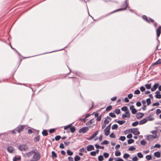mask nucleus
<instances>
[{"instance_id": "412c9836", "label": "nucleus", "mask_w": 161, "mask_h": 161, "mask_svg": "<svg viewBox=\"0 0 161 161\" xmlns=\"http://www.w3.org/2000/svg\"><path fill=\"white\" fill-rule=\"evenodd\" d=\"M159 64H161V59H159L155 63L151 65V66H153L154 65H156Z\"/></svg>"}, {"instance_id": "09e8293b", "label": "nucleus", "mask_w": 161, "mask_h": 161, "mask_svg": "<svg viewBox=\"0 0 161 161\" xmlns=\"http://www.w3.org/2000/svg\"><path fill=\"white\" fill-rule=\"evenodd\" d=\"M151 84H146L145 86L147 89H149L151 88Z\"/></svg>"}, {"instance_id": "cd10ccee", "label": "nucleus", "mask_w": 161, "mask_h": 161, "mask_svg": "<svg viewBox=\"0 0 161 161\" xmlns=\"http://www.w3.org/2000/svg\"><path fill=\"white\" fill-rule=\"evenodd\" d=\"M21 159L20 157H14L13 158V161H18L20 160Z\"/></svg>"}, {"instance_id": "7c9ffc66", "label": "nucleus", "mask_w": 161, "mask_h": 161, "mask_svg": "<svg viewBox=\"0 0 161 161\" xmlns=\"http://www.w3.org/2000/svg\"><path fill=\"white\" fill-rule=\"evenodd\" d=\"M117 122L120 125H122L125 122V120H118Z\"/></svg>"}, {"instance_id": "39448f33", "label": "nucleus", "mask_w": 161, "mask_h": 161, "mask_svg": "<svg viewBox=\"0 0 161 161\" xmlns=\"http://www.w3.org/2000/svg\"><path fill=\"white\" fill-rule=\"evenodd\" d=\"M25 126L26 125H19L17 127L16 130L19 133H20L23 130Z\"/></svg>"}, {"instance_id": "e2e57ef3", "label": "nucleus", "mask_w": 161, "mask_h": 161, "mask_svg": "<svg viewBox=\"0 0 161 161\" xmlns=\"http://www.w3.org/2000/svg\"><path fill=\"white\" fill-rule=\"evenodd\" d=\"M148 120L149 121H152L154 120V118L151 116V115H149L148 117Z\"/></svg>"}, {"instance_id": "423d86ee", "label": "nucleus", "mask_w": 161, "mask_h": 161, "mask_svg": "<svg viewBox=\"0 0 161 161\" xmlns=\"http://www.w3.org/2000/svg\"><path fill=\"white\" fill-rule=\"evenodd\" d=\"M125 114L122 115V118L125 119V118H130V113L129 110L125 112Z\"/></svg>"}, {"instance_id": "864d4df0", "label": "nucleus", "mask_w": 161, "mask_h": 161, "mask_svg": "<svg viewBox=\"0 0 161 161\" xmlns=\"http://www.w3.org/2000/svg\"><path fill=\"white\" fill-rule=\"evenodd\" d=\"M119 139L121 141H124L125 140L126 138L125 136H121Z\"/></svg>"}, {"instance_id": "f257e3e1", "label": "nucleus", "mask_w": 161, "mask_h": 161, "mask_svg": "<svg viewBox=\"0 0 161 161\" xmlns=\"http://www.w3.org/2000/svg\"><path fill=\"white\" fill-rule=\"evenodd\" d=\"M32 158H31L30 161H37L39 160L41 158V155L39 152L36 150L35 153L33 154Z\"/></svg>"}, {"instance_id": "e433bc0d", "label": "nucleus", "mask_w": 161, "mask_h": 161, "mask_svg": "<svg viewBox=\"0 0 161 161\" xmlns=\"http://www.w3.org/2000/svg\"><path fill=\"white\" fill-rule=\"evenodd\" d=\"M138 157L140 158H142L143 157V155L141 153H138L137 154Z\"/></svg>"}, {"instance_id": "a18cd8bd", "label": "nucleus", "mask_w": 161, "mask_h": 161, "mask_svg": "<svg viewBox=\"0 0 161 161\" xmlns=\"http://www.w3.org/2000/svg\"><path fill=\"white\" fill-rule=\"evenodd\" d=\"M108 142L107 140H104L101 143V145H106L108 144Z\"/></svg>"}, {"instance_id": "7ed1b4c3", "label": "nucleus", "mask_w": 161, "mask_h": 161, "mask_svg": "<svg viewBox=\"0 0 161 161\" xmlns=\"http://www.w3.org/2000/svg\"><path fill=\"white\" fill-rule=\"evenodd\" d=\"M69 78H73V85L75 86H78L80 85V83L77 78L73 77H69Z\"/></svg>"}, {"instance_id": "ea45409f", "label": "nucleus", "mask_w": 161, "mask_h": 161, "mask_svg": "<svg viewBox=\"0 0 161 161\" xmlns=\"http://www.w3.org/2000/svg\"><path fill=\"white\" fill-rule=\"evenodd\" d=\"M109 115L110 116L113 118H115L116 117V115L114 113H110L109 114Z\"/></svg>"}, {"instance_id": "aec40b11", "label": "nucleus", "mask_w": 161, "mask_h": 161, "mask_svg": "<svg viewBox=\"0 0 161 161\" xmlns=\"http://www.w3.org/2000/svg\"><path fill=\"white\" fill-rule=\"evenodd\" d=\"M42 134L44 136H46L48 135V133L47 131L46 130H44L42 132Z\"/></svg>"}, {"instance_id": "4d7b16f0", "label": "nucleus", "mask_w": 161, "mask_h": 161, "mask_svg": "<svg viewBox=\"0 0 161 161\" xmlns=\"http://www.w3.org/2000/svg\"><path fill=\"white\" fill-rule=\"evenodd\" d=\"M147 143L146 142L145 140H143L141 141V144L142 145H145Z\"/></svg>"}, {"instance_id": "2eb2a0df", "label": "nucleus", "mask_w": 161, "mask_h": 161, "mask_svg": "<svg viewBox=\"0 0 161 161\" xmlns=\"http://www.w3.org/2000/svg\"><path fill=\"white\" fill-rule=\"evenodd\" d=\"M159 84L158 83H156L153 85V87L151 88V90L152 92L155 91L158 86Z\"/></svg>"}, {"instance_id": "1a4fd4ad", "label": "nucleus", "mask_w": 161, "mask_h": 161, "mask_svg": "<svg viewBox=\"0 0 161 161\" xmlns=\"http://www.w3.org/2000/svg\"><path fill=\"white\" fill-rule=\"evenodd\" d=\"M156 35L158 37H159L161 33V26H159L156 30Z\"/></svg>"}, {"instance_id": "a211bd4d", "label": "nucleus", "mask_w": 161, "mask_h": 161, "mask_svg": "<svg viewBox=\"0 0 161 161\" xmlns=\"http://www.w3.org/2000/svg\"><path fill=\"white\" fill-rule=\"evenodd\" d=\"M110 130L109 129H106V128L104 129V131L105 136H108L110 132Z\"/></svg>"}, {"instance_id": "69168bd1", "label": "nucleus", "mask_w": 161, "mask_h": 161, "mask_svg": "<svg viewBox=\"0 0 161 161\" xmlns=\"http://www.w3.org/2000/svg\"><path fill=\"white\" fill-rule=\"evenodd\" d=\"M136 105L137 107H140L142 105L141 103L140 102H137L136 103Z\"/></svg>"}, {"instance_id": "37998d69", "label": "nucleus", "mask_w": 161, "mask_h": 161, "mask_svg": "<svg viewBox=\"0 0 161 161\" xmlns=\"http://www.w3.org/2000/svg\"><path fill=\"white\" fill-rule=\"evenodd\" d=\"M146 159L148 160H149L152 159V156L151 155H147L146 157Z\"/></svg>"}, {"instance_id": "6ab92c4d", "label": "nucleus", "mask_w": 161, "mask_h": 161, "mask_svg": "<svg viewBox=\"0 0 161 161\" xmlns=\"http://www.w3.org/2000/svg\"><path fill=\"white\" fill-rule=\"evenodd\" d=\"M142 18L143 19L149 23H150V21L148 19L147 17L145 15L142 16Z\"/></svg>"}, {"instance_id": "6e6d98bb", "label": "nucleus", "mask_w": 161, "mask_h": 161, "mask_svg": "<svg viewBox=\"0 0 161 161\" xmlns=\"http://www.w3.org/2000/svg\"><path fill=\"white\" fill-rule=\"evenodd\" d=\"M103 156L105 158H107L108 157L109 154L108 153H104L103 154Z\"/></svg>"}, {"instance_id": "13d9d810", "label": "nucleus", "mask_w": 161, "mask_h": 161, "mask_svg": "<svg viewBox=\"0 0 161 161\" xmlns=\"http://www.w3.org/2000/svg\"><path fill=\"white\" fill-rule=\"evenodd\" d=\"M109 136L112 138H115L116 137L115 135L113 133H111L110 135Z\"/></svg>"}, {"instance_id": "4468645a", "label": "nucleus", "mask_w": 161, "mask_h": 161, "mask_svg": "<svg viewBox=\"0 0 161 161\" xmlns=\"http://www.w3.org/2000/svg\"><path fill=\"white\" fill-rule=\"evenodd\" d=\"M98 132L99 130H97L96 132L93 134L92 136H90L89 138L87 139L88 140H91L92 139L98 134Z\"/></svg>"}, {"instance_id": "5701e85b", "label": "nucleus", "mask_w": 161, "mask_h": 161, "mask_svg": "<svg viewBox=\"0 0 161 161\" xmlns=\"http://www.w3.org/2000/svg\"><path fill=\"white\" fill-rule=\"evenodd\" d=\"M154 156L155 157L158 158H159L160 157V154L159 152H156L154 153Z\"/></svg>"}, {"instance_id": "4c0bfd02", "label": "nucleus", "mask_w": 161, "mask_h": 161, "mask_svg": "<svg viewBox=\"0 0 161 161\" xmlns=\"http://www.w3.org/2000/svg\"><path fill=\"white\" fill-rule=\"evenodd\" d=\"M134 140H133V139H130L128 140V143L129 144H131L132 143H133L134 142Z\"/></svg>"}, {"instance_id": "0e129e2a", "label": "nucleus", "mask_w": 161, "mask_h": 161, "mask_svg": "<svg viewBox=\"0 0 161 161\" xmlns=\"http://www.w3.org/2000/svg\"><path fill=\"white\" fill-rule=\"evenodd\" d=\"M140 89L142 92H144L145 90V88L143 86H142L140 88Z\"/></svg>"}, {"instance_id": "4be33fe9", "label": "nucleus", "mask_w": 161, "mask_h": 161, "mask_svg": "<svg viewBox=\"0 0 161 161\" xmlns=\"http://www.w3.org/2000/svg\"><path fill=\"white\" fill-rule=\"evenodd\" d=\"M52 157L53 159H54L57 158V156L56 153L54 152L53 151L52 152Z\"/></svg>"}, {"instance_id": "20e7f679", "label": "nucleus", "mask_w": 161, "mask_h": 161, "mask_svg": "<svg viewBox=\"0 0 161 161\" xmlns=\"http://www.w3.org/2000/svg\"><path fill=\"white\" fill-rule=\"evenodd\" d=\"M89 126V127H83L81 129H80L79 130V132L80 133H86L89 130V127H90Z\"/></svg>"}, {"instance_id": "de8ad7c7", "label": "nucleus", "mask_w": 161, "mask_h": 161, "mask_svg": "<svg viewBox=\"0 0 161 161\" xmlns=\"http://www.w3.org/2000/svg\"><path fill=\"white\" fill-rule=\"evenodd\" d=\"M135 149H136V148L133 146H132L130 147L128 149V150L130 151H133V150H135Z\"/></svg>"}, {"instance_id": "6e6552de", "label": "nucleus", "mask_w": 161, "mask_h": 161, "mask_svg": "<svg viewBox=\"0 0 161 161\" xmlns=\"http://www.w3.org/2000/svg\"><path fill=\"white\" fill-rule=\"evenodd\" d=\"M27 149V146L25 145H20L19 146V149L21 151H24L26 150Z\"/></svg>"}, {"instance_id": "774afa93", "label": "nucleus", "mask_w": 161, "mask_h": 161, "mask_svg": "<svg viewBox=\"0 0 161 161\" xmlns=\"http://www.w3.org/2000/svg\"><path fill=\"white\" fill-rule=\"evenodd\" d=\"M117 160H115V161H124V160L120 158H117Z\"/></svg>"}, {"instance_id": "338daca9", "label": "nucleus", "mask_w": 161, "mask_h": 161, "mask_svg": "<svg viewBox=\"0 0 161 161\" xmlns=\"http://www.w3.org/2000/svg\"><path fill=\"white\" fill-rule=\"evenodd\" d=\"M138 158L136 156H135L134 157L132 158V160L133 161H137Z\"/></svg>"}, {"instance_id": "49530a36", "label": "nucleus", "mask_w": 161, "mask_h": 161, "mask_svg": "<svg viewBox=\"0 0 161 161\" xmlns=\"http://www.w3.org/2000/svg\"><path fill=\"white\" fill-rule=\"evenodd\" d=\"M138 124V122L136 121L132 123V125L133 126H136Z\"/></svg>"}, {"instance_id": "58836bf2", "label": "nucleus", "mask_w": 161, "mask_h": 161, "mask_svg": "<svg viewBox=\"0 0 161 161\" xmlns=\"http://www.w3.org/2000/svg\"><path fill=\"white\" fill-rule=\"evenodd\" d=\"M146 102L147 105H149L151 103V99L150 98H148L146 99Z\"/></svg>"}, {"instance_id": "a19ab883", "label": "nucleus", "mask_w": 161, "mask_h": 161, "mask_svg": "<svg viewBox=\"0 0 161 161\" xmlns=\"http://www.w3.org/2000/svg\"><path fill=\"white\" fill-rule=\"evenodd\" d=\"M121 155V153L119 151H117L115 153V155L116 156H119Z\"/></svg>"}, {"instance_id": "b1692460", "label": "nucleus", "mask_w": 161, "mask_h": 161, "mask_svg": "<svg viewBox=\"0 0 161 161\" xmlns=\"http://www.w3.org/2000/svg\"><path fill=\"white\" fill-rule=\"evenodd\" d=\"M94 122V119H91L90 120L87 122L86 124V125H90Z\"/></svg>"}, {"instance_id": "680f3d73", "label": "nucleus", "mask_w": 161, "mask_h": 161, "mask_svg": "<svg viewBox=\"0 0 161 161\" xmlns=\"http://www.w3.org/2000/svg\"><path fill=\"white\" fill-rule=\"evenodd\" d=\"M96 154V152L95 151H92L90 153V155L92 156H95Z\"/></svg>"}, {"instance_id": "dca6fc26", "label": "nucleus", "mask_w": 161, "mask_h": 161, "mask_svg": "<svg viewBox=\"0 0 161 161\" xmlns=\"http://www.w3.org/2000/svg\"><path fill=\"white\" fill-rule=\"evenodd\" d=\"M138 130V128H136L133 129H130V132L132 133L133 134L136 135Z\"/></svg>"}, {"instance_id": "72a5a7b5", "label": "nucleus", "mask_w": 161, "mask_h": 161, "mask_svg": "<svg viewBox=\"0 0 161 161\" xmlns=\"http://www.w3.org/2000/svg\"><path fill=\"white\" fill-rule=\"evenodd\" d=\"M114 111V112L117 114H119L120 113V110L119 109L116 108Z\"/></svg>"}, {"instance_id": "a878e982", "label": "nucleus", "mask_w": 161, "mask_h": 161, "mask_svg": "<svg viewBox=\"0 0 161 161\" xmlns=\"http://www.w3.org/2000/svg\"><path fill=\"white\" fill-rule=\"evenodd\" d=\"M70 132L71 133H73L75 131V127L74 126H72L70 128Z\"/></svg>"}, {"instance_id": "f3484780", "label": "nucleus", "mask_w": 161, "mask_h": 161, "mask_svg": "<svg viewBox=\"0 0 161 161\" xmlns=\"http://www.w3.org/2000/svg\"><path fill=\"white\" fill-rule=\"evenodd\" d=\"M147 121V119L145 118L141 120L140 122L139 123V124L140 125H141L143 124H144L146 123Z\"/></svg>"}, {"instance_id": "c85d7f7f", "label": "nucleus", "mask_w": 161, "mask_h": 161, "mask_svg": "<svg viewBox=\"0 0 161 161\" xmlns=\"http://www.w3.org/2000/svg\"><path fill=\"white\" fill-rule=\"evenodd\" d=\"M121 109L123 111L126 112L129 110L128 108L126 106H124L121 108Z\"/></svg>"}, {"instance_id": "052dcab7", "label": "nucleus", "mask_w": 161, "mask_h": 161, "mask_svg": "<svg viewBox=\"0 0 161 161\" xmlns=\"http://www.w3.org/2000/svg\"><path fill=\"white\" fill-rule=\"evenodd\" d=\"M161 113V110L159 109H157L156 110V114H158Z\"/></svg>"}, {"instance_id": "f704fd0d", "label": "nucleus", "mask_w": 161, "mask_h": 161, "mask_svg": "<svg viewBox=\"0 0 161 161\" xmlns=\"http://www.w3.org/2000/svg\"><path fill=\"white\" fill-rule=\"evenodd\" d=\"M104 159L103 155H100L98 157V160L99 161H103Z\"/></svg>"}, {"instance_id": "0eeeda50", "label": "nucleus", "mask_w": 161, "mask_h": 161, "mask_svg": "<svg viewBox=\"0 0 161 161\" xmlns=\"http://www.w3.org/2000/svg\"><path fill=\"white\" fill-rule=\"evenodd\" d=\"M156 138V136L153 135H149L147 136L146 137L148 141H150Z\"/></svg>"}, {"instance_id": "bf43d9fd", "label": "nucleus", "mask_w": 161, "mask_h": 161, "mask_svg": "<svg viewBox=\"0 0 161 161\" xmlns=\"http://www.w3.org/2000/svg\"><path fill=\"white\" fill-rule=\"evenodd\" d=\"M140 91L138 89L135 90L134 92L135 94L137 95L140 94Z\"/></svg>"}, {"instance_id": "9b49d317", "label": "nucleus", "mask_w": 161, "mask_h": 161, "mask_svg": "<svg viewBox=\"0 0 161 161\" xmlns=\"http://www.w3.org/2000/svg\"><path fill=\"white\" fill-rule=\"evenodd\" d=\"M86 149L88 151H90L94 150V147L93 145H89L86 147Z\"/></svg>"}, {"instance_id": "ddd939ff", "label": "nucleus", "mask_w": 161, "mask_h": 161, "mask_svg": "<svg viewBox=\"0 0 161 161\" xmlns=\"http://www.w3.org/2000/svg\"><path fill=\"white\" fill-rule=\"evenodd\" d=\"M130 109L131 110L132 114H135L137 112V110L134 108L133 105L130 106Z\"/></svg>"}, {"instance_id": "473e14b6", "label": "nucleus", "mask_w": 161, "mask_h": 161, "mask_svg": "<svg viewBox=\"0 0 161 161\" xmlns=\"http://www.w3.org/2000/svg\"><path fill=\"white\" fill-rule=\"evenodd\" d=\"M118 128V125H117L116 124L112 126V129L113 130H114V129H117Z\"/></svg>"}, {"instance_id": "c9c22d12", "label": "nucleus", "mask_w": 161, "mask_h": 161, "mask_svg": "<svg viewBox=\"0 0 161 161\" xmlns=\"http://www.w3.org/2000/svg\"><path fill=\"white\" fill-rule=\"evenodd\" d=\"M67 153L68 155L70 156L72 155L73 154V152L70 151L69 150H67Z\"/></svg>"}, {"instance_id": "5fc2aeb1", "label": "nucleus", "mask_w": 161, "mask_h": 161, "mask_svg": "<svg viewBox=\"0 0 161 161\" xmlns=\"http://www.w3.org/2000/svg\"><path fill=\"white\" fill-rule=\"evenodd\" d=\"M80 152H84L85 153H86L87 152L85 149H84V147H82L80 149Z\"/></svg>"}, {"instance_id": "9d476101", "label": "nucleus", "mask_w": 161, "mask_h": 161, "mask_svg": "<svg viewBox=\"0 0 161 161\" xmlns=\"http://www.w3.org/2000/svg\"><path fill=\"white\" fill-rule=\"evenodd\" d=\"M144 115V113L139 112L136 114V116L137 119H140L143 117Z\"/></svg>"}, {"instance_id": "c756f323", "label": "nucleus", "mask_w": 161, "mask_h": 161, "mask_svg": "<svg viewBox=\"0 0 161 161\" xmlns=\"http://www.w3.org/2000/svg\"><path fill=\"white\" fill-rule=\"evenodd\" d=\"M73 123H71V124H70L67 125L65 126L64 127V129L65 130H66L68 129L69 128L71 127V126H72V125Z\"/></svg>"}, {"instance_id": "f8f14e48", "label": "nucleus", "mask_w": 161, "mask_h": 161, "mask_svg": "<svg viewBox=\"0 0 161 161\" xmlns=\"http://www.w3.org/2000/svg\"><path fill=\"white\" fill-rule=\"evenodd\" d=\"M35 150H32L31 151L26 153V155L28 157H30L35 153Z\"/></svg>"}, {"instance_id": "8fccbe9b", "label": "nucleus", "mask_w": 161, "mask_h": 161, "mask_svg": "<svg viewBox=\"0 0 161 161\" xmlns=\"http://www.w3.org/2000/svg\"><path fill=\"white\" fill-rule=\"evenodd\" d=\"M155 97L156 98L158 99L161 98V94H156L155 95Z\"/></svg>"}, {"instance_id": "393cba45", "label": "nucleus", "mask_w": 161, "mask_h": 161, "mask_svg": "<svg viewBox=\"0 0 161 161\" xmlns=\"http://www.w3.org/2000/svg\"><path fill=\"white\" fill-rule=\"evenodd\" d=\"M7 150L9 153H12L13 151V147L11 146H9L8 147Z\"/></svg>"}, {"instance_id": "c03bdc74", "label": "nucleus", "mask_w": 161, "mask_h": 161, "mask_svg": "<svg viewBox=\"0 0 161 161\" xmlns=\"http://www.w3.org/2000/svg\"><path fill=\"white\" fill-rule=\"evenodd\" d=\"M130 155L129 154H128L127 153H125L123 155V158H127L128 157H130Z\"/></svg>"}, {"instance_id": "3c124183", "label": "nucleus", "mask_w": 161, "mask_h": 161, "mask_svg": "<svg viewBox=\"0 0 161 161\" xmlns=\"http://www.w3.org/2000/svg\"><path fill=\"white\" fill-rule=\"evenodd\" d=\"M61 138V136L59 135H58L55 137V140L56 141H58Z\"/></svg>"}, {"instance_id": "f03ea898", "label": "nucleus", "mask_w": 161, "mask_h": 161, "mask_svg": "<svg viewBox=\"0 0 161 161\" xmlns=\"http://www.w3.org/2000/svg\"><path fill=\"white\" fill-rule=\"evenodd\" d=\"M128 6V4L127 3V0H125V3H124L122 6V8H119L117 9V10H114V11H113V12H111L108 15H110L114 13L117 12L118 11H122V10H125L126 8H127V7Z\"/></svg>"}, {"instance_id": "2f4dec72", "label": "nucleus", "mask_w": 161, "mask_h": 161, "mask_svg": "<svg viewBox=\"0 0 161 161\" xmlns=\"http://www.w3.org/2000/svg\"><path fill=\"white\" fill-rule=\"evenodd\" d=\"M80 157L78 155H76L74 158L75 161H78L80 160Z\"/></svg>"}, {"instance_id": "79ce46f5", "label": "nucleus", "mask_w": 161, "mask_h": 161, "mask_svg": "<svg viewBox=\"0 0 161 161\" xmlns=\"http://www.w3.org/2000/svg\"><path fill=\"white\" fill-rule=\"evenodd\" d=\"M112 106L109 105L108 107H107L106 108V111H108L111 110L112 109Z\"/></svg>"}, {"instance_id": "603ef678", "label": "nucleus", "mask_w": 161, "mask_h": 161, "mask_svg": "<svg viewBox=\"0 0 161 161\" xmlns=\"http://www.w3.org/2000/svg\"><path fill=\"white\" fill-rule=\"evenodd\" d=\"M56 130V129H51L49 130V132L50 134L53 133L55 132Z\"/></svg>"}, {"instance_id": "bb28decb", "label": "nucleus", "mask_w": 161, "mask_h": 161, "mask_svg": "<svg viewBox=\"0 0 161 161\" xmlns=\"http://www.w3.org/2000/svg\"><path fill=\"white\" fill-rule=\"evenodd\" d=\"M40 140V136H38L35 137L34 138V140L35 142H38Z\"/></svg>"}]
</instances>
